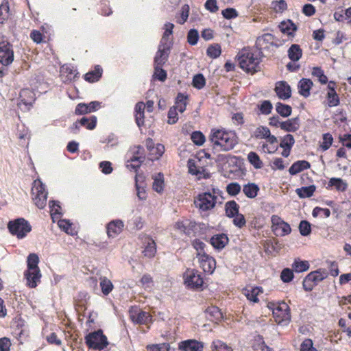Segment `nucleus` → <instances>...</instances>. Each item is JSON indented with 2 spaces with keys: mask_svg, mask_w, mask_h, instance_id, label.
<instances>
[{
  "mask_svg": "<svg viewBox=\"0 0 351 351\" xmlns=\"http://www.w3.org/2000/svg\"><path fill=\"white\" fill-rule=\"evenodd\" d=\"M209 140L213 143L214 149H219L223 152L232 150L238 144L236 133L223 129H212Z\"/></svg>",
  "mask_w": 351,
  "mask_h": 351,
  "instance_id": "1",
  "label": "nucleus"
},
{
  "mask_svg": "<svg viewBox=\"0 0 351 351\" xmlns=\"http://www.w3.org/2000/svg\"><path fill=\"white\" fill-rule=\"evenodd\" d=\"M239 66L247 73L254 74L260 71V60L247 48L241 49L237 55Z\"/></svg>",
  "mask_w": 351,
  "mask_h": 351,
  "instance_id": "2",
  "label": "nucleus"
},
{
  "mask_svg": "<svg viewBox=\"0 0 351 351\" xmlns=\"http://www.w3.org/2000/svg\"><path fill=\"white\" fill-rule=\"evenodd\" d=\"M38 256L36 254H30L27 257V270L25 272L27 285L35 288L40 282L41 273L38 266Z\"/></svg>",
  "mask_w": 351,
  "mask_h": 351,
  "instance_id": "3",
  "label": "nucleus"
},
{
  "mask_svg": "<svg viewBox=\"0 0 351 351\" xmlns=\"http://www.w3.org/2000/svg\"><path fill=\"white\" fill-rule=\"evenodd\" d=\"M47 191L45 184L40 180H36L32 183V195L36 206L43 209L47 204Z\"/></svg>",
  "mask_w": 351,
  "mask_h": 351,
  "instance_id": "4",
  "label": "nucleus"
},
{
  "mask_svg": "<svg viewBox=\"0 0 351 351\" xmlns=\"http://www.w3.org/2000/svg\"><path fill=\"white\" fill-rule=\"evenodd\" d=\"M8 228L12 235H16L19 239L25 237L32 230L29 223L23 218L9 221Z\"/></svg>",
  "mask_w": 351,
  "mask_h": 351,
  "instance_id": "5",
  "label": "nucleus"
},
{
  "mask_svg": "<svg viewBox=\"0 0 351 351\" xmlns=\"http://www.w3.org/2000/svg\"><path fill=\"white\" fill-rule=\"evenodd\" d=\"M85 341L86 345L90 349L101 350L108 345L107 337L101 330L87 335L85 337Z\"/></svg>",
  "mask_w": 351,
  "mask_h": 351,
  "instance_id": "6",
  "label": "nucleus"
},
{
  "mask_svg": "<svg viewBox=\"0 0 351 351\" xmlns=\"http://www.w3.org/2000/svg\"><path fill=\"white\" fill-rule=\"evenodd\" d=\"M184 283L191 289H199L204 281L199 272L195 269H187L184 274Z\"/></svg>",
  "mask_w": 351,
  "mask_h": 351,
  "instance_id": "7",
  "label": "nucleus"
},
{
  "mask_svg": "<svg viewBox=\"0 0 351 351\" xmlns=\"http://www.w3.org/2000/svg\"><path fill=\"white\" fill-rule=\"evenodd\" d=\"M216 199L217 197L210 193H204L198 195L197 199L195 200V204L202 211H206L215 206Z\"/></svg>",
  "mask_w": 351,
  "mask_h": 351,
  "instance_id": "8",
  "label": "nucleus"
},
{
  "mask_svg": "<svg viewBox=\"0 0 351 351\" xmlns=\"http://www.w3.org/2000/svg\"><path fill=\"white\" fill-rule=\"evenodd\" d=\"M14 60L12 45L8 41L0 42V63L3 66H8Z\"/></svg>",
  "mask_w": 351,
  "mask_h": 351,
  "instance_id": "9",
  "label": "nucleus"
},
{
  "mask_svg": "<svg viewBox=\"0 0 351 351\" xmlns=\"http://www.w3.org/2000/svg\"><path fill=\"white\" fill-rule=\"evenodd\" d=\"M274 317L278 324L289 322L291 319L290 308L286 302L278 303V307L274 309Z\"/></svg>",
  "mask_w": 351,
  "mask_h": 351,
  "instance_id": "10",
  "label": "nucleus"
},
{
  "mask_svg": "<svg viewBox=\"0 0 351 351\" xmlns=\"http://www.w3.org/2000/svg\"><path fill=\"white\" fill-rule=\"evenodd\" d=\"M171 45L160 43L154 57V66H162L168 60Z\"/></svg>",
  "mask_w": 351,
  "mask_h": 351,
  "instance_id": "11",
  "label": "nucleus"
},
{
  "mask_svg": "<svg viewBox=\"0 0 351 351\" xmlns=\"http://www.w3.org/2000/svg\"><path fill=\"white\" fill-rule=\"evenodd\" d=\"M275 92L279 99L286 100L291 96V86L285 81H280L276 83Z\"/></svg>",
  "mask_w": 351,
  "mask_h": 351,
  "instance_id": "12",
  "label": "nucleus"
},
{
  "mask_svg": "<svg viewBox=\"0 0 351 351\" xmlns=\"http://www.w3.org/2000/svg\"><path fill=\"white\" fill-rule=\"evenodd\" d=\"M200 265L204 271L208 274H213L216 267L215 260L208 254H202L198 257Z\"/></svg>",
  "mask_w": 351,
  "mask_h": 351,
  "instance_id": "13",
  "label": "nucleus"
},
{
  "mask_svg": "<svg viewBox=\"0 0 351 351\" xmlns=\"http://www.w3.org/2000/svg\"><path fill=\"white\" fill-rule=\"evenodd\" d=\"M203 344L194 339H188L179 343L178 348L182 351H203Z\"/></svg>",
  "mask_w": 351,
  "mask_h": 351,
  "instance_id": "14",
  "label": "nucleus"
},
{
  "mask_svg": "<svg viewBox=\"0 0 351 351\" xmlns=\"http://www.w3.org/2000/svg\"><path fill=\"white\" fill-rule=\"evenodd\" d=\"M99 107L100 103L97 101H91L87 104L84 103H80L76 106L75 113L79 115L90 113L91 112L95 111Z\"/></svg>",
  "mask_w": 351,
  "mask_h": 351,
  "instance_id": "15",
  "label": "nucleus"
},
{
  "mask_svg": "<svg viewBox=\"0 0 351 351\" xmlns=\"http://www.w3.org/2000/svg\"><path fill=\"white\" fill-rule=\"evenodd\" d=\"M123 222L120 219L109 222L106 226L108 237L114 238L119 234L123 228Z\"/></svg>",
  "mask_w": 351,
  "mask_h": 351,
  "instance_id": "16",
  "label": "nucleus"
},
{
  "mask_svg": "<svg viewBox=\"0 0 351 351\" xmlns=\"http://www.w3.org/2000/svg\"><path fill=\"white\" fill-rule=\"evenodd\" d=\"M274 36L271 34H265L262 36L257 38L256 47L259 50L269 49L270 45H274Z\"/></svg>",
  "mask_w": 351,
  "mask_h": 351,
  "instance_id": "17",
  "label": "nucleus"
},
{
  "mask_svg": "<svg viewBox=\"0 0 351 351\" xmlns=\"http://www.w3.org/2000/svg\"><path fill=\"white\" fill-rule=\"evenodd\" d=\"M300 128L298 117L293 118L280 123V128L286 132H294Z\"/></svg>",
  "mask_w": 351,
  "mask_h": 351,
  "instance_id": "18",
  "label": "nucleus"
},
{
  "mask_svg": "<svg viewBox=\"0 0 351 351\" xmlns=\"http://www.w3.org/2000/svg\"><path fill=\"white\" fill-rule=\"evenodd\" d=\"M210 244L216 249H223L228 243V238L225 234L214 235L210 239Z\"/></svg>",
  "mask_w": 351,
  "mask_h": 351,
  "instance_id": "19",
  "label": "nucleus"
},
{
  "mask_svg": "<svg viewBox=\"0 0 351 351\" xmlns=\"http://www.w3.org/2000/svg\"><path fill=\"white\" fill-rule=\"evenodd\" d=\"M313 85V82L310 79L302 78L300 80L298 86L299 93L304 97H308Z\"/></svg>",
  "mask_w": 351,
  "mask_h": 351,
  "instance_id": "20",
  "label": "nucleus"
},
{
  "mask_svg": "<svg viewBox=\"0 0 351 351\" xmlns=\"http://www.w3.org/2000/svg\"><path fill=\"white\" fill-rule=\"evenodd\" d=\"M278 27L283 34L291 36H293L295 32L297 30V26L289 19L282 21Z\"/></svg>",
  "mask_w": 351,
  "mask_h": 351,
  "instance_id": "21",
  "label": "nucleus"
},
{
  "mask_svg": "<svg viewBox=\"0 0 351 351\" xmlns=\"http://www.w3.org/2000/svg\"><path fill=\"white\" fill-rule=\"evenodd\" d=\"M145 108V104L143 101L138 102L135 106V121L139 128L144 125Z\"/></svg>",
  "mask_w": 351,
  "mask_h": 351,
  "instance_id": "22",
  "label": "nucleus"
},
{
  "mask_svg": "<svg viewBox=\"0 0 351 351\" xmlns=\"http://www.w3.org/2000/svg\"><path fill=\"white\" fill-rule=\"evenodd\" d=\"M311 167L310 163L306 160H298L295 162L289 169L291 175H295L303 170L308 169Z\"/></svg>",
  "mask_w": 351,
  "mask_h": 351,
  "instance_id": "23",
  "label": "nucleus"
},
{
  "mask_svg": "<svg viewBox=\"0 0 351 351\" xmlns=\"http://www.w3.org/2000/svg\"><path fill=\"white\" fill-rule=\"evenodd\" d=\"M328 272L325 269H319L311 271L307 275V276L311 282H314L315 285H317L319 282L326 278L328 277Z\"/></svg>",
  "mask_w": 351,
  "mask_h": 351,
  "instance_id": "24",
  "label": "nucleus"
},
{
  "mask_svg": "<svg viewBox=\"0 0 351 351\" xmlns=\"http://www.w3.org/2000/svg\"><path fill=\"white\" fill-rule=\"evenodd\" d=\"M287 55L292 62H297L302 58V50L299 45L293 44L289 48Z\"/></svg>",
  "mask_w": 351,
  "mask_h": 351,
  "instance_id": "25",
  "label": "nucleus"
},
{
  "mask_svg": "<svg viewBox=\"0 0 351 351\" xmlns=\"http://www.w3.org/2000/svg\"><path fill=\"white\" fill-rule=\"evenodd\" d=\"M332 186L338 191L344 192L347 190L348 184L341 178H332L328 181L327 188Z\"/></svg>",
  "mask_w": 351,
  "mask_h": 351,
  "instance_id": "26",
  "label": "nucleus"
},
{
  "mask_svg": "<svg viewBox=\"0 0 351 351\" xmlns=\"http://www.w3.org/2000/svg\"><path fill=\"white\" fill-rule=\"evenodd\" d=\"M239 206L234 200L228 201L225 204L226 215L229 218H232L239 214Z\"/></svg>",
  "mask_w": 351,
  "mask_h": 351,
  "instance_id": "27",
  "label": "nucleus"
},
{
  "mask_svg": "<svg viewBox=\"0 0 351 351\" xmlns=\"http://www.w3.org/2000/svg\"><path fill=\"white\" fill-rule=\"evenodd\" d=\"M258 191L259 187L255 183H248L243 186V193L250 199L256 197Z\"/></svg>",
  "mask_w": 351,
  "mask_h": 351,
  "instance_id": "28",
  "label": "nucleus"
},
{
  "mask_svg": "<svg viewBox=\"0 0 351 351\" xmlns=\"http://www.w3.org/2000/svg\"><path fill=\"white\" fill-rule=\"evenodd\" d=\"M315 189L316 186L315 185H310L298 188L295 190V192L300 198H306L311 197L315 191Z\"/></svg>",
  "mask_w": 351,
  "mask_h": 351,
  "instance_id": "29",
  "label": "nucleus"
},
{
  "mask_svg": "<svg viewBox=\"0 0 351 351\" xmlns=\"http://www.w3.org/2000/svg\"><path fill=\"white\" fill-rule=\"evenodd\" d=\"M143 252L144 256L148 258H152L155 256L156 252V245L154 240L150 238L147 239L146 245Z\"/></svg>",
  "mask_w": 351,
  "mask_h": 351,
  "instance_id": "30",
  "label": "nucleus"
},
{
  "mask_svg": "<svg viewBox=\"0 0 351 351\" xmlns=\"http://www.w3.org/2000/svg\"><path fill=\"white\" fill-rule=\"evenodd\" d=\"M206 313L210 317L209 319L212 321H219L223 317L220 309L215 306L208 307L206 310Z\"/></svg>",
  "mask_w": 351,
  "mask_h": 351,
  "instance_id": "31",
  "label": "nucleus"
},
{
  "mask_svg": "<svg viewBox=\"0 0 351 351\" xmlns=\"http://www.w3.org/2000/svg\"><path fill=\"white\" fill-rule=\"evenodd\" d=\"M291 266L293 270L297 273L306 271L309 269L308 262L301 261L300 258H295Z\"/></svg>",
  "mask_w": 351,
  "mask_h": 351,
  "instance_id": "32",
  "label": "nucleus"
},
{
  "mask_svg": "<svg viewBox=\"0 0 351 351\" xmlns=\"http://www.w3.org/2000/svg\"><path fill=\"white\" fill-rule=\"evenodd\" d=\"M101 74L102 69L99 65H97L95 67L94 71H90L84 75V79L86 81L89 82H94L97 81L101 77Z\"/></svg>",
  "mask_w": 351,
  "mask_h": 351,
  "instance_id": "33",
  "label": "nucleus"
},
{
  "mask_svg": "<svg viewBox=\"0 0 351 351\" xmlns=\"http://www.w3.org/2000/svg\"><path fill=\"white\" fill-rule=\"evenodd\" d=\"M150 316L148 313L143 311H140L138 313H132L131 315V318L132 321L136 324H146Z\"/></svg>",
  "mask_w": 351,
  "mask_h": 351,
  "instance_id": "34",
  "label": "nucleus"
},
{
  "mask_svg": "<svg viewBox=\"0 0 351 351\" xmlns=\"http://www.w3.org/2000/svg\"><path fill=\"white\" fill-rule=\"evenodd\" d=\"M272 231L276 236L282 237L290 234L291 228L289 224L285 221L284 223H281L277 228H274Z\"/></svg>",
  "mask_w": 351,
  "mask_h": 351,
  "instance_id": "35",
  "label": "nucleus"
},
{
  "mask_svg": "<svg viewBox=\"0 0 351 351\" xmlns=\"http://www.w3.org/2000/svg\"><path fill=\"white\" fill-rule=\"evenodd\" d=\"M247 160L255 169H261L263 167L259 156L254 152H250L247 154Z\"/></svg>",
  "mask_w": 351,
  "mask_h": 351,
  "instance_id": "36",
  "label": "nucleus"
},
{
  "mask_svg": "<svg viewBox=\"0 0 351 351\" xmlns=\"http://www.w3.org/2000/svg\"><path fill=\"white\" fill-rule=\"evenodd\" d=\"M180 226H184L183 232L187 234L190 235L191 232L196 226V223L195 221H190L189 219L184 220L181 222L176 223L177 228H180Z\"/></svg>",
  "mask_w": 351,
  "mask_h": 351,
  "instance_id": "37",
  "label": "nucleus"
},
{
  "mask_svg": "<svg viewBox=\"0 0 351 351\" xmlns=\"http://www.w3.org/2000/svg\"><path fill=\"white\" fill-rule=\"evenodd\" d=\"M276 112L283 117H287L291 114L292 108L287 104H284L280 102H278L276 104Z\"/></svg>",
  "mask_w": 351,
  "mask_h": 351,
  "instance_id": "38",
  "label": "nucleus"
},
{
  "mask_svg": "<svg viewBox=\"0 0 351 351\" xmlns=\"http://www.w3.org/2000/svg\"><path fill=\"white\" fill-rule=\"evenodd\" d=\"M173 27L174 25L171 23L165 24V32L163 33L160 43L171 45V42L169 41V37L172 34Z\"/></svg>",
  "mask_w": 351,
  "mask_h": 351,
  "instance_id": "39",
  "label": "nucleus"
},
{
  "mask_svg": "<svg viewBox=\"0 0 351 351\" xmlns=\"http://www.w3.org/2000/svg\"><path fill=\"white\" fill-rule=\"evenodd\" d=\"M9 3L8 0H3L0 5V23L3 24L9 17Z\"/></svg>",
  "mask_w": 351,
  "mask_h": 351,
  "instance_id": "40",
  "label": "nucleus"
},
{
  "mask_svg": "<svg viewBox=\"0 0 351 351\" xmlns=\"http://www.w3.org/2000/svg\"><path fill=\"white\" fill-rule=\"evenodd\" d=\"M100 287L101 289L102 293L107 295H108L113 288V285L112 282L108 279L106 277H101L100 278Z\"/></svg>",
  "mask_w": 351,
  "mask_h": 351,
  "instance_id": "41",
  "label": "nucleus"
},
{
  "mask_svg": "<svg viewBox=\"0 0 351 351\" xmlns=\"http://www.w3.org/2000/svg\"><path fill=\"white\" fill-rule=\"evenodd\" d=\"M221 53V46L219 44H213L210 45L206 50V54L210 58L215 59L218 58Z\"/></svg>",
  "mask_w": 351,
  "mask_h": 351,
  "instance_id": "42",
  "label": "nucleus"
},
{
  "mask_svg": "<svg viewBox=\"0 0 351 351\" xmlns=\"http://www.w3.org/2000/svg\"><path fill=\"white\" fill-rule=\"evenodd\" d=\"M97 118L95 116H91L90 118L82 117L79 123L86 127L88 130H93L96 126Z\"/></svg>",
  "mask_w": 351,
  "mask_h": 351,
  "instance_id": "43",
  "label": "nucleus"
},
{
  "mask_svg": "<svg viewBox=\"0 0 351 351\" xmlns=\"http://www.w3.org/2000/svg\"><path fill=\"white\" fill-rule=\"evenodd\" d=\"M163 188H164L163 174H162L161 173H159L154 178L153 189L158 193H160L163 191Z\"/></svg>",
  "mask_w": 351,
  "mask_h": 351,
  "instance_id": "44",
  "label": "nucleus"
},
{
  "mask_svg": "<svg viewBox=\"0 0 351 351\" xmlns=\"http://www.w3.org/2000/svg\"><path fill=\"white\" fill-rule=\"evenodd\" d=\"M269 131L268 128L261 125L256 128L253 132L252 136L258 139L265 138L267 135L269 134Z\"/></svg>",
  "mask_w": 351,
  "mask_h": 351,
  "instance_id": "45",
  "label": "nucleus"
},
{
  "mask_svg": "<svg viewBox=\"0 0 351 351\" xmlns=\"http://www.w3.org/2000/svg\"><path fill=\"white\" fill-rule=\"evenodd\" d=\"M211 348L213 351H233L231 347L220 340L213 341Z\"/></svg>",
  "mask_w": 351,
  "mask_h": 351,
  "instance_id": "46",
  "label": "nucleus"
},
{
  "mask_svg": "<svg viewBox=\"0 0 351 351\" xmlns=\"http://www.w3.org/2000/svg\"><path fill=\"white\" fill-rule=\"evenodd\" d=\"M143 161V158H142L141 156H133L130 160L128 161V164L126 166L128 169L137 171V169L141 165Z\"/></svg>",
  "mask_w": 351,
  "mask_h": 351,
  "instance_id": "47",
  "label": "nucleus"
},
{
  "mask_svg": "<svg viewBox=\"0 0 351 351\" xmlns=\"http://www.w3.org/2000/svg\"><path fill=\"white\" fill-rule=\"evenodd\" d=\"M193 247L197 251V257L202 256V254H207L205 252L206 244L199 239H195L192 243Z\"/></svg>",
  "mask_w": 351,
  "mask_h": 351,
  "instance_id": "48",
  "label": "nucleus"
},
{
  "mask_svg": "<svg viewBox=\"0 0 351 351\" xmlns=\"http://www.w3.org/2000/svg\"><path fill=\"white\" fill-rule=\"evenodd\" d=\"M192 84L199 90L203 88L206 84L205 77L201 73L195 75L193 78Z\"/></svg>",
  "mask_w": 351,
  "mask_h": 351,
  "instance_id": "49",
  "label": "nucleus"
},
{
  "mask_svg": "<svg viewBox=\"0 0 351 351\" xmlns=\"http://www.w3.org/2000/svg\"><path fill=\"white\" fill-rule=\"evenodd\" d=\"M271 6L277 13H282L287 9V4L285 0L274 1L271 2Z\"/></svg>",
  "mask_w": 351,
  "mask_h": 351,
  "instance_id": "50",
  "label": "nucleus"
},
{
  "mask_svg": "<svg viewBox=\"0 0 351 351\" xmlns=\"http://www.w3.org/2000/svg\"><path fill=\"white\" fill-rule=\"evenodd\" d=\"M241 187L237 182H231L226 186V191L231 196L238 195L241 192Z\"/></svg>",
  "mask_w": 351,
  "mask_h": 351,
  "instance_id": "51",
  "label": "nucleus"
},
{
  "mask_svg": "<svg viewBox=\"0 0 351 351\" xmlns=\"http://www.w3.org/2000/svg\"><path fill=\"white\" fill-rule=\"evenodd\" d=\"M312 75L317 77L321 84H326L328 82V77L324 75L323 70L320 67H314Z\"/></svg>",
  "mask_w": 351,
  "mask_h": 351,
  "instance_id": "52",
  "label": "nucleus"
},
{
  "mask_svg": "<svg viewBox=\"0 0 351 351\" xmlns=\"http://www.w3.org/2000/svg\"><path fill=\"white\" fill-rule=\"evenodd\" d=\"M258 108L263 114L267 115L271 113L273 106L270 101L264 100L258 106Z\"/></svg>",
  "mask_w": 351,
  "mask_h": 351,
  "instance_id": "53",
  "label": "nucleus"
},
{
  "mask_svg": "<svg viewBox=\"0 0 351 351\" xmlns=\"http://www.w3.org/2000/svg\"><path fill=\"white\" fill-rule=\"evenodd\" d=\"M299 230L302 236H308L311 232V223L306 220L301 221L299 225Z\"/></svg>",
  "mask_w": 351,
  "mask_h": 351,
  "instance_id": "54",
  "label": "nucleus"
},
{
  "mask_svg": "<svg viewBox=\"0 0 351 351\" xmlns=\"http://www.w3.org/2000/svg\"><path fill=\"white\" fill-rule=\"evenodd\" d=\"M293 271V269L285 268L280 274L282 281L285 283L291 282L294 276Z\"/></svg>",
  "mask_w": 351,
  "mask_h": 351,
  "instance_id": "55",
  "label": "nucleus"
},
{
  "mask_svg": "<svg viewBox=\"0 0 351 351\" xmlns=\"http://www.w3.org/2000/svg\"><path fill=\"white\" fill-rule=\"evenodd\" d=\"M333 141V138L330 133H326L323 135L321 147L324 151L330 148Z\"/></svg>",
  "mask_w": 351,
  "mask_h": 351,
  "instance_id": "56",
  "label": "nucleus"
},
{
  "mask_svg": "<svg viewBox=\"0 0 351 351\" xmlns=\"http://www.w3.org/2000/svg\"><path fill=\"white\" fill-rule=\"evenodd\" d=\"M199 39V33L197 29H191L187 34V41L191 45L197 44Z\"/></svg>",
  "mask_w": 351,
  "mask_h": 351,
  "instance_id": "57",
  "label": "nucleus"
},
{
  "mask_svg": "<svg viewBox=\"0 0 351 351\" xmlns=\"http://www.w3.org/2000/svg\"><path fill=\"white\" fill-rule=\"evenodd\" d=\"M294 143H295V140H294L293 136L291 134H287L283 137V138L280 144V147H287L289 149H291V147Z\"/></svg>",
  "mask_w": 351,
  "mask_h": 351,
  "instance_id": "58",
  "label": "nucleus"
},
{
  "mask_svg": "<svg viewBox=\"0 0 351 351\" xmlns=\"http://www.w3.org/2000/svg\"><path fill=\"white\" fill-rule=\"evenodd\" d=\"M326 99L329 107H335L339 104V98L337 93H327Z\"/></svg>",
  "mask_w": 351,
  "mask_h": 351,
  "instance_id": "59",
  "label": "nucleus"
},
{
  "mask_svg": "<svg viewBox=\"0 0 351 351\" xmlns=\"http://www.w3.org/2000/svg\"><path fill=\"white\" fill-rule=\"evenodd\" d=\"M191 138L197 145H202L205 141V136L199 131L193 132L191 134Z\"/></svg>",
  "mask_w": 351,
  "mask_h": 351,
  "instance_id": "60",
  "label": "nucleus"
},
{
  "mask_svg": "<svg viewBox=\"0 0 351 351\" xmlns=\"http://www.w3.org/2000/svg\"><path fill=\"white\" fill-rule=\"evenodd\" d=\"M197 161L194 159H189L187 161V166L189 169V173L192 175H198L200 173L199 170L197 166Z\"/></svg>",
  "mask_w": 351,
  "mask_h": 351,
  "instance_id": "61",
  "label": "nucleus"
},
{
  "mask_svg": "<svg viewBox=\"0 0 351 351\" xmlns=\"http://www.w3.org/2000/svg\"><path fill=\"white\" fill-rule=\"evenodd\" d=\"M221 14L226 19H235L238 16L237 11L232 8H228L225 10H223L221 12Z\"/></svg>",
  "mask_w": 351,
  "mask_h": 351,
  "instance_id": "62",
  "label": "nucleus"
},
{
  "mask_svg": "<svg viewBox=\"0 0 351 351\" xmlns=\"http://www.w3.org/2000/svg\"><path fill=\"white\" fill-rule=\"evenodd\" d=\"M162 66H154V75L158 80L164 82L167 79V72L162 69Z\"/></svg>",
  "mask_w": 351,
  "mask_h": 351,
  "instance_id": "63",
  "label": "nucleus"
},
{
  "mask_svg": "<svg viewBox=\"0 0 351 351\" xmlns=\"http://www.w3.org/2000/svg\"><path fill=\"white\" fill-rule=\"evenodd\" d=\"M300 351H317L313 346V341L310 339H306L301 344Z\"/></svg>",
  "mask_w": 351,
  "mask_h": 351,
  "instance_id": "64",
  "label": "nucleus"
}]
</instances>
